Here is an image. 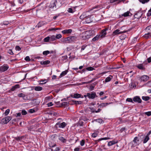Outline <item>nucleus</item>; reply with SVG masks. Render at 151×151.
I'll return each instance as SVG.
<instances>
[{
    "mask_svg": "<svg viewBox=\"0 0 151 151\" xmlns=\"http://www.w3.org/2000/svg\"><path fill=\"white\" fill-rule=\"evenodd\" d=\"M126 101L128 102L133 103V100L131 98H127L126 99Z\"/></svg>",
    "mask_w": 151,
    "mask_h": 151,
    "instance_id": "obj_48",
    "label": "nucleus"
},
{
    "mask_svg": "<svg viewBox=\"0 0 151 151\" xmlns=\"http://www.w3.org/2000/svg\"><path fill=\"white\" fill-rule=\"evenodd\" d=\"M139 141V139L137 137H135L133 140V142H134V144H136L137 145H138Z\"/></svg>",
    "mask_w": 151,
    "mask_h": 151,
    "instance_id": "obj_17",
    "label": "nucleus"
},
{
    "mask_svg": "<svg viewBox=\"0 0 151 151\" xmlns=\"http://www.w3.org/2000/svg\"><path fill=\"white\" fill-rule=\"evenodd\" d=\"M27 112L25 110H22V114L23 115H25L27 114Z\"/></svg>",
    "mask_w": 151,
    "mask_h": 151,
    "instance_id": "obj_51",
    "label": "nucleus"
},
{
    "mask_svg": "<svg viewBox=\"0 0 151 151\" xmlns=\"http://www.w3.org/2000/svg\"><path fill=\"white\" fill-rule=\"evenodd\" d=\"M98 134H97L96 133H94L92 134V136L93 137H96L97 136Z\"/></svg>",
    "mask_w": 151,
    "mask_h": 151,
    "instance_id": "obj_54",
    "label": "nucleus"
},
{
    "mask_svg": "<svg viewBox=\"0 0 151 151\" xmlns=\"http://www.w3.org/2000/svg\"><path fill=\"white\" fill-rule=\"evenodd\" d=\"M48 106L49 107L53 105V104H52V102H50V103H48L47 104Z\"/></svg>",
    "mask_w": 151,
    "mask_h": 151,
    "instance_id": "obj_59",
    "label": "nucleus"
},
{
    "mask_svg": "<svg viewBox=\"0 0 151 151\" xmlns=\"http://www.w3.org/2000/svg\"><path fill=\"white\" fill-rule=\"evenodd\" d=\"M133 101L135 102H137L138 103H141L142 102V100L138 96L134 97L133 98Z\"/></svg>",
    "mask_w": 151,
    "mask_h": 151,
    "instance_id": "obj_9",
    "label": "nucleus"
},
{
    "mask_svg": "<svg viewBox=\"0 0 151 151\" xmlns=\"http://www.w3.org/2000/svg\"><path fill=\"white\" fill-rule=\"evenodd\" d=\"M10 110L9 109H7L5 111V114L6 116L9 113Z\"/></svg>",
    "mask_w": 151,
    "mask_h": 151,
    "instance_id": "obj_53",
    "label": "nucleus"
},
{
    "mask_svg": "<svg viewBox=\"0 0 151 151\" xmlns=\"http://www.w3.org/2000/svg\"><path fill=\"white\" fill-rule=\"evenodd\" d=\"M81 94L76 93L73 95V98H78L81 97Z\"/></svg>",
    "mask_w": 151,
    "mask_h": 151,
    "instance_id": "obj_28",
    "label": "nucleus"
},
{
    "mask_svg": "<svg viewBox=\"0 0 151 151\" xmlns=\"http://www.w3.org/2000/svg\"><path fill=\"white\" fill-rule=\"evenodd\" d=\"M127 31L126 30H124L123 31H121L120 29H117L113 32L112 35L113 36H115L116 35L124 33L126 32Z\"/></svg>",
    "mask_w": 151,
    "mask_h": 151,
    "instance_id": "obj_3",
    "label": "nucleus"
},
{
    "mask_svg": "<svg viewBox=\"0 0 151 151\" xmlns=\"http://www.w3.org/2000/svg\"><path fill=\"white\" fill-rule=\"evenodd\" d=\"M77 37L74 36H70L65 38L64 40V42L69 43L76 40Z\"/></svg>",
    "mask_w": 151,
    "mask_h": 151,
    "instance_id": "obj_2",
    "label": "nucleus"
},
{
    "mask_svg": "<svg viewBox=\"0 0 151 151\" xmlns=\"http://www.w3.org/2000/svg\"><path fill=\"white\" fill-rule=\"evenodd\" d=\"M118 1L117 3V4H118L120 2L122 1H124V0H110V3H113L114 2H115Z\"/></svg>",
    "mask_w": 151,
    "mask_h": 151,
    "instance_id": "obj_24",
    "label": "nucleus"
},
{
    "mask_svg": "<svg viewBox=\"0 0 151 151\" xmlns=\"http://www.w3.org/2000/svg\"><path fill=\"white\" fill-rule=\"evenodd\" d=\"M88 12H85L83 13L80 16V19H83L84 18L87 17L89 16L88 14H87V13Z\"/></svg>",
    "mask_w": 151,
    "mask_h": 151,
    "instance_id": "obj_11",
    "label": "nucleus"
},
{
    "mask_svg": "<svg viewBox=\"0 0 151 151\" xmlns=\"http://www.w3.org/2000/svg\"><path fill=\"white\" fill-rule=\"evenodd\" d=\"M142 16V14L141 12H138L134 15V18L137 19L140 18Z\"/></svg>",
    "mask_w": 151,
    "mask_h": 151,
    "instance_id": "obj_15",
    "label": "nucleus"
},
{
    "mask_svg": "<svg viewBox=\"0 0 151 151\" xmlns=\"http://www.w3.org/2000/svg\"><path fill=\"white\" fill-rule=\"evenodd\" d=\"M86 69L88 71H92L95 69L91 67L87 68Z\"/></svg>",
    "mask_w": 151,
    "mask_h": 151,
    "instance_id": "obj_39",
    "label": "nucleus"
},
{
    "mask_svg": "<svg viewBox=\"0 0 151 151\" xmlns=\"http://www.w3.org/2000/svg\"><path fill=\"white\" fill-rule=\"evenodd\" d=\"M44 24V23L43 22H40L38 23L37 25H36V27H37L38 28H39L43 25Z\"/></svg>",
    "mask_w": 151,
    "mask_h": 151,
    "instance_id": "obj_27",
    "label": "nucleus"
},
{
    "mask_svg": "<svg viewBox=\"0 0 151 151\" xmlns=\"http://www.w3.org/2000/svg\"><path fill=\"white\" fill-rule=\"evenodd\" d=\"M113 77L111 75H110L109 77H107L106 78L105 82H107L111 81V79Z\"/></svg>",
    "mask_w": 151,
    "mask_h": 151,
    "instance_id": "obj_26",
    "label": "nucleus"
},
{
    "mask_svg": "<svg viewBox=\"0 0 151 151\" xmlns=\"http://www.w3.org/2000/svg\"><path fill=\"white\" fill-rule=\"evenodd\" d=\"M19 88V84H17L15 85L14 86H13L11 89V91H14L17 88Z\"/></svg>",
    "mask_w": 151,
    "mask_h": 151,
    "instance_id": "obj_23",
    "label": "nucleus"
},
{
    "mask_svg": "<svg viewBox=\"0 0 151 151\" xmlns=\"http://www.w3.org/2000/svg\"><path fill=\"white\" fill-rule=\"evenodd\" d=\"M111 103H112V102L109 103H102L99 104V107H100V108H103L105 107L107 105Z\"/></svg>",
    "mask_w": 151,
    "mask_h": 151,
    "instance_id": "obj_14",
    "label": "nucleus"
},
{
    "mask_svg": "<svg viewBox=\"0 0 151 151\" xmlns=\"http://www.w3.org/2000/svg\"><path fill=\"white\" fill-rule=\"evenodd\" d=\"M107 139H108V138L107 137H104V138H100V139H98V140H97L96 141V142H97V141L99 142L100 141H101V140H106Z\"/></svg>",
    "mask_w": 151,
    "mask_h": 151,
    "instance_id": "obj_44",
    "label": "nucleus"
},
{
    "mask_svg": "<svg viewBox=\"0 0 151 151\" xmlns=\"http://www.w3.org/2000/svg\"><path fill=\"white\" fill-rule=\"evenodd\" d=\"M57 3V2L56 1L52 2L50 5V8H56V5Z\"/></svg>",
    "mask_w": 151,
    "mask_h": 151,
    "instance_id": "obj_13",
    "label": "nucleus"
},
{
    "mask_svg": "<svg viewBox=\"0 0 151 151\" xmlns=\"http://www.w3.org/2000/svg\"><path fill=\"white\" fill-rule=\"evenodd\" d=\"M85 46V45H83L82 47H81V51H82V50H84L85 49V48L86 47V46Z\"/></svg>",
    "mask_w": 151,
    "mask_h": 151,
    "instance_id": "obj_60",
    "label": "nucleus"
},
{
    "mask_svg": "<svg viewBox=\"0 0 151 151\" xmlns=\"http://www.w3.org/2000/svg\"><path fill=\"white\" fill-rule=\"evenodd\" d=\"M74 101H75V100H72L71 101H70L68 102V104H70L71 105H73L75 104V102Z\"/></svg>",
    "mask_w": 151,
    "mask_h": 151,
    "instance_id": "obj_47",
    "label": "nucleus"
},
{
    "mask_svg": "<svg viewBox=\"0 0 151 151\" xmlns=\"http://www.w3.org/2000/svg\"><path fill=\"white\" fill-rule=\"evenodd\" d=\"M50 63V61L48 60L45 61H42L40 62V64L43 65H47L49 64Z\"/></svg>",
    "mask_w": 151,
    "mask_h": 151,
    "instance_id": "obj_22",
    "label": "nucleus"
},
{
    "mask_svg": "<svg viewBox=\"0 0 151 151\" xmlns=\"http://www.w3.org/2000/svg\"><path fill=\"white\" fill-rule=\"evenodd\" d=\"M100 35H98L95 37L92 40V41L95 42L98 40L100 37Z\"/></svg>",
    "mask_w": 151,
    "mask_h": 151,
    "instance_id": "obj_19",
    "label": "nucleus"
},
{
    "mask_svg": "<svg viewBox=\"0 0 151 151\" xmlns=\"http://www.w3.org/2000/svg\"><path fill=\"white\" fill-rule=\"evenodd\" d=\"M72 30L71 29H65L62 31V32L63 34H70L71 33Z\"/></svg>",
    "mask_w": 151,
    "mask_h": 151,
    "instance_id": "obj_16",
    "label": "nucleus"
},
{
    "mask_svg": "<svg viewBox=\"0 0 151 151\" xmlns=\"http://www.w3.org/2000/svg\"><path fill=\"white\" fill-rule=\"evenodd\" d=\"M147 60L148 63H150L151 62V57L148 58Z\"/></svg>",
    "mask_w": 151,
    "mask_h": 151,
    "instance_id": "obj_64",
    "label": "nucleus"
},
{
    "mask_svg": "<svg viewBox=\"0 0 151 151\" xmlns=\"http://www.w3.org/2000/svg\"><path fill=\"white\" fill-rule=\"evenodd\" d=\"M56 39V37L55 35H52L50 37V41H53Z\"/></svg>",
    "mask_w": 151,
    "mask_h": 151,
    "instance_id": "obj_32",
    "label": "nucleus"
},
{
    "mask_svg": "<svg viewBox=\"0 0 151 151\" xmlns=\"http://www.w3.org/2000/svg\"><path fill=\"white\" fill-rule=\"evenodd\" d=\"M85 144V140L84 139L82 140L80 142V145L81 146H83Z\"/></svg>",
    "mask_w": 151,
    "mask_h": 151,
    "instance_id": "obj_52",
    "label": "nucleus"
},
{
    "mask_svg": "<svg viewBox=\"0 0 151 151\" xmlns=\"http://www.w3.org/2000/svg\"><path fill=\"white\" fill-rule=\"evenodd\" d=\"M93 36L92 31L90 30L86 31L82 36V39L83 40L87 39Z\"/></svg>",
    "mask_w": 151,
    "mask_h": 151,
    "instance_id": "obj_1",
    "label": "nucleus"
},
{
    "mask_svg": "<svg viewBox=\"0 0 151 151\" xmlns=\"http://www.w3.org/2000/svg\"><path fill=\"white\" fill-rule=\"evenodd\" d=\"M81 119L85 121H87L88 120V119L86 118L84 116L82 117Z\"/></svg>",
    "mask_w": 151,
    "mask_h": 151,
    "instance_id": "obj_63",
    "label": "nucleus"
},
{
    "mask_svg": "<svg viewBox=\"0 0 151 151\" xmlns=\"http://www.w3.org/2000/svg\"><path fill=\"white\" fill-rule=\"evenodd\" d=\"M149 78V77L146 75L143 76L141 77V81L143 82L147 81Z\"/></svg>",
    "mask_w": 151,
    "mask_h": 151,
    "instance_id": "obj_10",
    "label": "nucleus"
},
{
    "mask_svg": "<svg viewBox=\"0 0 151 151\" xmlns=\"http://www.w3.org/2000/svg\"><path fill=\"white\" fill-rule=\"evenodd\" d=\"M107 30V28H105L102 30L101 34L99 35H100L101 37L103 38L105 37V35L106 34V31Z\"/></svg>",
    "mask_w": 151,
    "mask_h": 151,
    "instance_id": "obj_7",
    "label": "nucleus"
},
{
    "mask_svg": "<svg viewBox=\"0 0 151 151\" xmlns=\"http://www.w3.org/2000/svg\"><path fill=\"white\" fill-rule=\"evenodd\" d=\"M11 117L7 116L3 119V122L4 124H7L11 120Z\"/></svg>",
    "mask_w": 151,
    "mask_h": 151,
    "instance_id": "obj_8",
    "label": "nucleus"
},
{
    "mask_svg": "<svg viewBox=\"0 0 151 151\" xmlns=\"http://www.w3.org/2000/svg\"><path fill=\"white\" fill-rule=\"evenodd\" d=\"M100 8V7H99V6H96L93 7L92 9V10L93 9H97V8Z\"/></svg>",
    "mask_w": 151,
    "mask_h": 151,
    "instance_id": "obj_61",
    "label": "nucleus"
},
{
    "mask_svg": "<svg viewBox=\"0 0 151 151\" xmlns=\"http://www.w3.org/2000/svg\"><path fill=\"white\" fill-rule=\"evenodd\" d=\"M68 12L69 13H73V9L71 8L68 9Z\"/></svg>",
    "mask_w": 151,
    "mask_h": 151,
    "instance_id": "obj_56",
    "label": "nucleus"
},
{
    "mask_svg": "<svg viewBox=\"0 0 151 151\" xmlns=\"http://www.w3.org/2000/svg\"><path fill=\"white\" fill-rule=\"evenodd\" d=\"M42 89V87L40 86H36L35 87V90L36 91H41Z\"/></svg>",
    "mask_w": 151,
    "mask_h": 151,
    "instance_id": "obj_31",
    "label": "nucleus"
},
{
    "mask_svg": "<svg viewBox=\"0 0 151 151\" xmlns=\"http://www.w3.org/2000/svg\"><path fill=\"white\" fill-rule=\"evenodd\" d=\"M74 102H75V104L76 105L81 104H82V102L81 101H75Z\"/></svg>",
    "mask_w": 151,
    "mask_h": 151,
    "instance_id": "obj_40",
    "label": "nucleus"
},
{
    "mask_svg": "<svg viewBox=\"0 0 151 151\" xmlns=\"http://www.w3.org/2000/svg\"><path fill=\"white\" fill-rule=\"evenodd\" d=\"M96 121L100 123H101L103 122L102 119H97L96 120Z\"/></svg>",
    "mask_w": 151,
    "mask_h": 151,
    "instance_id": "obj_43",
    "label": "nucleus"
},
{
    "mask_svg": "<svg viewBox=\"0 0 151 151\" xmlns=\"http://www.w3.org/2000/svg\"><path fill=\"white\" fill-rule=\"evenodd\" d=\"M15 49L16 50L20 51L21 50V48L19 46H16L15 47Z\"/></svg>",
    "mask_w": 151,
    "mask_h": 151,
    "instance_id": "obj_46",
    "label": "nucleus"
},
{
    "mask_svg": "<svg viewBox=\"0 0 151 151\" xmlns=\"http://www.w3.org/2000/svg\"><path fill=\"white\" fill-rule=\"evenodd\" d=\"M147 32L151 34V25L147 26L146 28Z\"/></svg>",
    "mask_w": 151,
    "mask_h": 151,
    "instance_id": "obj_25",
    "label": "nucleus"
},
{
    "mask_svg": "<svg viewBox=\"0 0 151 151\" xmlns=\"http://www.w3.org/2000/svg\"><path fill=\"white\" fill-rule=\"evenodd\" d=\"M136 67L137 68L139 69L145 70V68L144 67V65L143 63L139 64L136 65Z\"/></svg>",
    "mask_w": 151,
    "mask_h": 151,
    "instance_id": "obj_12",
    "label": "nucleus"
},
{
    "mask_svg": "<svg viewBox=\"0 0 151 151\" xmlns=\"http://www.w3.org/2000/svg\"><path fill=\"white\" fill-rule=\"evenodd\" d=\"M18 96L19 97H22L23 98H24V97H26V96L23 93H20L19 94Z\"/></svg>",
    "mask_w": 151,
    "mask_h": 151,
    "instance_id": "obj_38",
    "label": "nucleus"
},
{
    "mask_svg": "<svg viewBox=\"0 0 151 151\" xmlns=\"http://www.w3.org/2000/svg\"><path fill=\"white\" fill-rule=\"evenodd\" d=\"M44 40L45 42H48L49 40L50 41V37L48 36L45 38Z\"/></svg>",
    "mask_w": 151,
    "mask_h": 151,
    "instance_id": "obj_41",
    "label": "nucleus"
},
{
    "mask_svg": "<svg viewBox=\"0 0 151 151\" xmlns=\"http://www.w3.org/2000/svg\"><path fill=\"white\" fill-rule=\"evenodd\" d=\"M89 99H94L95 97H97L96 93L94 92H91V93H88L87 95Z\"/></svg>",
    "mask_w": 151,
    "mask_h": 151,
    "instance_id": "obj_4",
    "label": "nucleus"
},
{
    "mask_svg": "<svg viewBox=\"0 0 151 151\" xmlns=\"http://www.w3.org/2000/svg\"><path fill=\"white\" fill-rule=\"evenodd\" d=\"M145 114L148 116H150L151 115V111L146 112L145 113Z\"/></svg>",
    "mask_w": 151,
    "mask_h": 151,
    "instance_id": "obj_45",
    "label": "nucleus"
},
{
    "mask_svg": "<svg viewBox=\"0 0 151 151\" xmlns=\"http://www.w3.org/2000/svg\"><path fill=\"white\" fill-rule=\"evenodd\" d=\"M60 139L61 141H62L63 142H65V141H66V139H64V138H63V137H61Z\"/></svg>",
    "mask_w": 151,
    "mask_h": 151,
    "instance_id": "obj_58",
    "label": "nucleus"
},
{
    "mask_svg": "<svg viewBox=\"0 0 151 151\" xmlns=\"http://www.w3.org/2000/svg\"><path fill=\"white\" fill-rule=\"evenodd\" d=\"M149 139V137L148 136H147L144 139L143 142L144 143H146Z\"/></svg>",
    "mask_w": 151,
    "mask_h": 151,
    "instance_id": "obj_33",
    "label": "nucleus"
},
{
    "mask_svg": "<svg viewBox=\"0 0 151 151\" xmlns=\"http://www.w3.org/2000/svg\"><path fill=\"white\" fill-rule=\"evenodd\" d=\"M132 15V14L130 13V12L129 11H128L124 13L122 15V16H124V17H126L127 16H131Z\"/></svg>",
    "mask_w": 151,
    "mask_h": 151,
    "instance_id": "obj_18",
    "label": "nucleus"
},
{
    "mask_svg": "<svg viewBox=\"0 0 151 151\" xmlns=\"http://www.w3.org/2000/svg\"><path fill=\"white\" fill-rule=\"evenodd\" d=\"M68 70H66L64 71H63L60 74V76L59 77L60 78H61L62 77V76H63L65 75H66L67 73L68 72Z\"/></svg>",
    "mask_w": 151,
    "mask_h": 151,
    "instance_id": "obj_21",
    "label": "nucleus"
},
{
    "mask_svg": "<svg viewBox=\"0 0 151 151\" xmlns=\"http://www.w3.org/2000/svg\"><path fill=\"white\" fill-rule=\"evenodd\" d=\"M144 37L146 39H148L151 38V34L147 32V33L145 34L144 35Z\"/></svg>",
    "mask_w": 151,
    "mask_h": 151,
    "instance_id": "obj_20",
    "label": "nucleus"
},
{
    "mask_svg": "<svg viewBox=\"0 0 151 151\" xmlns=\"http://www.w3.org/2000/svg\"><path fill=\"white\" fill-rule=\"evenodd\" d=\"M86 22L87 23H89L91 22V18L89 17H87L86 19Z\"/></svg>",
    "mask_w": 151,
    "mask_h": 151,
    "instance_id": "obj_35",
    "label": "nucleus"
},
{
    "mask_svg": "<svg viewBox=\"0 0 151 151\" xmlns=\"http://www.w3.org/2000/svg\"><path fill=\"white\" fill-rule=\"evenodd\" d=\"M55 37L56 39H59L62 37V35L60 34H57Z\"/></svg>",
    "mask_w": 151,
    "mask_h": 151,
    "instance_id": "obj_42",
    "label": "nucleus"
},
{
    "mask_svg": "<svg viewBox=\"0 0 151 151\" xmlns=\"http://www.w3.org/2000/svg\"><path fill=\"white\" fill-rule=\"evenodd\" d=\"M40 82H42V83H40V84H43L46 83L47 82V80L45 79V80H42V81H40Z\"/></svg>",
    "mask_w": 151,
    "mask_h": 151,
    "instance_id": "obj_49",
    "label": "nucleus"
},
{
    "mask_svg": "<svg viewBox=\"0 0 151 151\" xmlns=\"http://www.w3.org/2000/svg\"><path fill=\"white\" fill-rule=\"evenodd\" d=\"M9 68V67L7 65H3L0 67V71L1 72H4L7 70Z\"/></svg>",
    "mask_w": 151,
    "mask_h": 151,
    "instance_id": "obj_6",
    "label": "nucleus"
},
{
    "mask_svg": "<svg viewBox=\"0 0 151 151\" xmlns=\"http://www.w3.org/2000/svg\"><path fill=\"white\" fill-rule=\"evenodd\" d=\"M139 1L142 4H145V3L148 2L150 0H139Z\"/></svg>",
    "mask_w": 151,
    "mask_h": 151,
    "instance_id": "obj_34",
    "label": "nucleus"
},
{
    "mask_svg": "<svg viewBox=\"0 0 151 151\" xmlns=\"http://www.w3.org/2000/svg\"><path fill=\"white\" fill-rule=\"evenodd\" d=\"M66 124L64 122H63L62 123H60L59 122H57L55 125L56 128H63L65 127Z\"/></svg>",
    "mask_w": 151,
    "mask_h": 151,
    "instance_id": "obj_5",
    "label": "nucleus"
},
{
    "mask_svg": "<svg viewBox=\"0 0 151 151\" xmlns=\"http://www.w3.org/2000/svg\"><path fill=\"white\" fill-rule=\"evenodd\" d=\"M8 52L9 53L10 55H13L14 53L12 51V50L10 49L8 50Z\"/></svg>",
    "mask_w": 151,
    "mask_h": 151,
    "instance_id": "obj_57",
    "label": "nucleus"
},
{
    "mask_svg": "<svg viewBox=\"0 0 151 151\" xmlns=\"http://www.w3.org/2000/svg\"><path fill=\"white\" fill-rule=\"evenodd\" d=\"M56 146V144H52V143H50L49 144V146L50 147H55Z\"/></svg>",
    "mask_w": 151,
    "mask_h": 151,
    "instance_id": "obj_50",
    "label": "nucleus"
},
{
    "mask_svg": "<svg viewBox=\"0 0 151 151\" xmlns=\"http://www.w3.org/2000/svg\"><path fill=\"white\" fill-rule=\"evenodd\" d=\"M46 151H52V150L50 148L48 147L46 149Z\"/></svg>",
    "mask_w": 151,
    "mask_h": 151,
    "instance_id": "obj_62",
    "label": "nucleus"
},
{
    "mask_svg": "<svg viewBox=\"0 0 151 151\" xmlns=\"http://www.w3.org/2000/svg\"><path fill=\"white\" fill-rule=\"evenodd\" d=\"M142 99L145 101H147L150 99V97L148 96H142Z\"/></svg>",
    "mask_w": 151,
    "mask_h": 151,
    "instance_id": "obj_37",
    "label": "nucleus"
},
{
    "mask_svg": "<svg viewBox=\"0 0 151 151\" xmlns=\"http://www.w3.org/2000/svg\"><path fill=\"white\" fill-rule=\"evenodd\" d=\"M50 53V51L48 50L44 51L43 52V54L44 55H47L48 54Z\"/></svg>",
    "mask_w": 151,
    "mask_h": 151,
    "instance_id": "obj_36",
    "label": "nucleus"
},
{
    "mask_svg": "<svg viewBox=\"0 0 151 151\" xmlns=\"http://www.w3.org/2000/svg\"><path fill=\"white\" fill-rule=\"evenodd\" d=\"M117 143V142H115L114 141H111L109 142L108 143V145L109 146H111L113 145L115 143Z\"/></svg>",
    "mask_w": 151,
    "mask_h": 151,
    "instance_id": "obj_30",
    "label": "nucleus"
},
{
    "mask_svg": "<svg viewBox=\"0 0 151 151\" xmlns=\"http://www.w3.org/2000/svg\"><path fill=\"white\" fill-rule=\"evenodd\" d=\"M68 104V103L67 102H63L61 104L60 106H63L64 107H65L66 106H67Z\"/></svg>",
    "mask_w": 151,
    "mask_h": 151,
    "instance_id": "obj_29",
    "label": "nucleus"
},
{
    "mask_svg": "<svg viewBox=\"0 0 151 151\" xmlns=\"http://www.w3.org/2000/svg\"><path fill=\"white\" fill-rule=\"evenodd\" d=\"M25 60L26 61H30V59L29 56H27L25 58Z\"/></svg>",
    "mask_w": 151,
    "mask_h": 151,
    "instance_id": "obj_55",
    "label": "nucleus"
}]
</instances>
